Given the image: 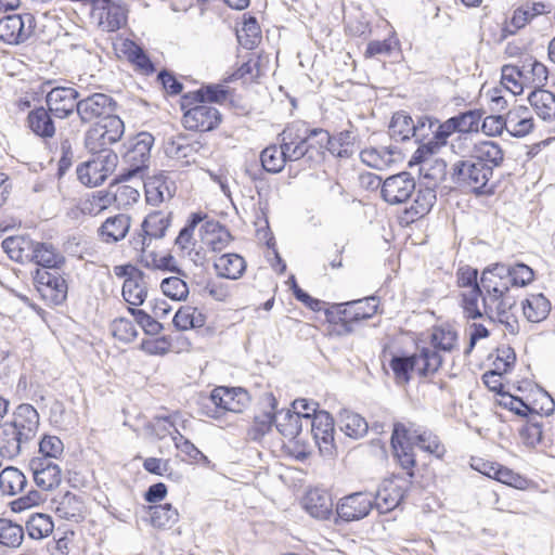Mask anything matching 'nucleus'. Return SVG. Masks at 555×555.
I'll return each instance as SVG.
<instances>
[{
	"label": "nucleus",
	"mask_w": 555,
	"mask_h": 555,
	"mask_svg": "<svg viewBox=\"0 0 555 555\" xmlns=\"http://www.w3.org/2000/svg\"><path fill=\"white\" fill-rule=\"evenodd\" d=\"M429 128L434 126L431 118L425 117L414 124L413 119L403 112L395 113L390 125L389 134L396 141H405L410 138H415L417 142H421L426 133V126Z\"/></svg>",
	"instance_id": "dca6fc26"
},
{
	"label": "nucleus",
	"mask_w": 555,
	"mask_h": 555,
	"mask_svg": "<svg viewBox=\"0 0 555 555\" xmlns=\"http://www.w3.org/2000/svg\"><path fill=\"white\" fill-rule=\"evenodd\" d=\"M114 274L124 279L121 295L129 305L128 308H138L144 304L147 297L145 274L138 267L127 263L114 267Z\"/></svg>",
	"instance_id": "9d476101"
},
{
	"label": "nucleus",
	"mask_w": 555,
	"mask_h": 555,
	"mask_svg": "<svg viewBox=\"0 0 555 555\" xmlns=\"http://www.w3.org/2000/svg\"><path fill=\"white\" fill-rule=\"evenodd\" d=\"M457 341V335L454 331L444 327H435L429 341V348H435L438 352L451 351Z\"/></svg>",
	"instance_id": "0e129e2a"
},
{
	"label": "nucleus",
	"mask_w": 555,
	"mask_h": 555,
	"mask_svg": "<svg viewBox=\"0 0 555 555\" xmlns=\"http://www.w3.org/2000/svg\"><path fill=\"white\" fill-rule=\"evenodd\" d=\"M522 81L527 88L542 89L547 82V67L538 61H526L522 66Z\"/></svg>",
	"instance_id": "c03bdc74"
},
{
	"label": "nucleus",
	"mask_w": 555,
	"mask_h": 555,
	"mask_svg": "<svg viewBox=\"0 0 555 555\" xmlns=\"http://www.w3.org/2000/svg\"><path fill=\"white\" fill-rule=\"evenodd\" d=\"M250 402L248 391L242 387L217 386L203 404L202 413L206 417L220 420L229 414L243 413Z\"/></svg>",
	"instance_id": "7ed1b4c3"
},
{
	"label": "nucleus",
	"mask_w": 555,
	"mask_h": 555,
	"mask_svg": "<svg viewBox=\"0 0 555 555\" xmlns=\"http://www.w3.org/2000/svg\"><path fill=\"white\" fill-rule=\"evenodd\" d=\"M118 156L113 151H103L91 159L80 164L77 169L78 180L86 186L94 188L102 184L114 172Z\"/></svg>",
	"instance_id": "1a4fd4ad"
},
{
	"label": "nucleus",
	"mask_w": 555,
	"mask_h": 555,
	"mask_svg": "<svg viewBox=\"0 0 555 555\" xmlns=\"http://www.w3.org/2000/svg\"><path fill=\"white\" fill-rule=\"evenodd\" d=\"M347 302L330 305L324 310V331L328 337H344L354 332L358 326Z\"/></svg>",
	"instance_id": "ddd939ff"
},
{
	"label": "nucleus",
	"mask_w": 555,
	"mask_h": 555,
	"mask_svg": "<svg viewBox=\"0 0 555 555\" xmlns=\"http://www.w3.org/2000/svg\"><path fill=\"white\" fill-rule=\"evenodd\" d=\"M506 131L516 138L530 133L534 122L530 111L526 106H516L505 115Z\"/></svg>",
	"instance_id": "7c9ffc66"
},
{
	"label": "nucleus",
	"mask_w": 555,
	"mask_h": 555,
	"mask_svg": "<svg viewBox=\"0 0 555 555\" xmlns=\"http://www.w3.org/2000/svg\"><path fill=\"white\" fill-rule=\"evenodd\" d=\"M169 223V214L165 210H153L145 217L142 229L149 237L158 238L165 235Z\"/></svg>",
	"instance_id": "603ef678"
},
{
	"label": "nucleus",
	"mask_w": 555,
	"mask_h": 555,
	"mask_svg": "<svg viewBox=\"0 0 555 555\" xmlns=\"http://www.w3.org/2000/svg\"><path fill=\"white\" fill-rule=\"evenodd\" d=\"M153 144L154 137L149 132H140L130 138L124 144V167L116 181L125 182L134 179L143 181L149 170Z\"/></svg>",
	"instance_id": "f03ea898"
},
{
	"label": "nucleus",
	"mask_w": 555,
	"mask_h": 555,
	"mask_svg": "<svg viewBox=\"0 0 555 555\" xmlns=\"http://www.w3.org/2000/svg\"><path fill=\"white\" fill-rule=\"evenodd\" d=\"M33 30V17L29 14H9L0 17V40L9 44H18L28 39Z\"/></svg>",
	"instance_id": "aec40b11"
},
{
	"label": "nucleus",
	"mask_w": 555,
	"mask_h": 555,
	"mask_svg": "<svg viewBox=\"0 0 555 555\" xmlns=\"http://www.w3.org/2000/svg\"><path fill=\"white\" fill-rule=\"evenodd\" d=\"M25 443L30 441L39 427V413L30 404H21L13 413L11 422H7Z\"/></svg>",
	"instance_id": "4be33fe9"
},
{
	"label": "nucleus",
	"mask_w": 555,
	"mask_h": 555,
	"mask_svg": "<svg viewBox=\"0 0 555 555\" xmlns=\"http://www.w3.org/2000/svg\"><path fill=\"white\" fill-rule=\"evenodd\" d=\"M374 506V496L367 491L353 492L343 496L336 504L337 516L347 522L366 517Z\"/></svg>",
	"instance_id": "2eb2a0df"
},
{
	"label": "nucleus",
	"mask_w": 555,
	"mask_h": 555,
	"mask_svg": "<svg viewBox=\"0 0 555 555\" xmlns=\"http://www.w3.org/2000/svg\"><path fill=\"white\" fill-rule=\"evenodd\" d=\"M207 323V314L203 308L183 305L176 311L172 324L179 331L203 328Z\"/></svg>",
	"instance_id": "c756f323"
},
{
	"label": "nucleus",
	"mask_w": 555,
	"mask_h": 555,
	"mask_svg": "<svg viewBox=\"0 0 555 555\" xmlns=\"http://www.w3.org/2000/svg\"><path fill=\"white\" fill-rule=\"evenodd\" d=\"M172 348L170 336H152L143 338L140 343L139 349L147 356L163 357L167 354Z\"/></svg>",
	"instance_id": "4d7b16f0"
},
{
	"label": "nucleus",
	"mask_w": 555,
	"mask_h": 555,
	"mask_svg": "<svg viewBox=\"0 0 555 555\" xmlns=\"http://www.w3.org/2000/svg\"><path fill=\"white\" fill-rule=\"evenodd\" d=\"M304 509L312 517L321 520L328 519L333 514V499L321 489H310L301 500Z\"/></svg>",
	"instance_id": "b1692460"
},
{
	"label": "nucleus",
	"mask_w": 555,
	"mask_h": 555,
	"mask_svg": "<svg viewBox=\"0 0 555 555\" xmlns=\"http://www.w3.org/2000/svg\"><path fill=\"white\" fill-rule=\"evenodd\" d=\"M354 137L350 131H341L336 135H331L330 153L346 158L353 154Z\"/></svg>",
	"instance_id": "774afa93"
},
{
	"label": "nucleus",
	"mask_w": 555,
	"mask_h": 555,
	"mask_svg": "<svg viewBox=\"0 0 555 555\" xmlns=\"http://www.w3.org/2000/svg\"><path fill=\"white\" fill-rule=\"evenodd\" d=\"M340 429L354 439L363 437L367 433V423L360 414L352 411H344L339 417Z\"/></svg>",
	"instance_id": "3c124183"
},
{
	"label": "nucleus",
	"mask_w": 555,
	"mask_h": 555,
	"mask_svg": "<svg viewBox=\"0 0 555 555\" xmlns=\"http://www.w3.org/2000/svg\"><path fill=\"white\" fill-rule=\"evenodd\" d=\"M25 529L30 539L42 540L52 534L54 521L49 514L34 513L26 520Z\"/></svg>",
	"instance_id": "37998d69"
},
{
	"label": "nucleus",
	"mask_w": 555,
	"mask_h": 555,
	"mask_svg": "<svg viewBox=\"0 0 555 555\" xmlns=\"http://www.w3.org/2000/svg\"><path fill=\"white\" fill-rule=\"evenodd\" d=\"M481 295L480 306L482 315L495 319L501 323H509V310L513 302L508 296L511 288V276L507 267L493 264L485 269L480 275Z\"/></svg>",
	"instance_id": "f257e3e1"
},
{
	"label": "nucleus",
	"mask_w": 555,
	"mask_h": 555,
	"mask_svg": "<svg viewBox=\"0 0 555 555\" xmlns=\"http://www.w3.org/2000/svg\"><path fill=\"white\" fill-rule=\"evenodd\" d=\"M54 512L62 519L80 522L86 518L87 506L79 495L67 491L56 502Z\"/></svg>",
	"instance_id": "cd10ccee"
},
{
	"label": "nucleus",
	"mask_w": 555,
	"mask_h": 555,
	"mask_svg": "<svg viewBox=\"0 0 555 555\" xmlns=\"http://www.w3.org/2000/svg\"><path fill=\"white\" fill-rule=\"evenodd\" d=\"M263 169L271 173L281 172L288 163L281 144L267 146L260 154Z\"/></svg>",
	"instance_id": "864d4df0"
},
{
	"label": "nucleus",
	"mask_w": 555,
	"mask_h": 555,
	"mask_svg": "<svg viewBox=\"0 0 555 555\" xmlns=\"http://www.w3.org/2000/svg\"><path fill=\"white\" fill-rule=\"evenodd\" d=\"M144 183L146 203L157 206L168 202L175 192L172 182H168L163 176L149 178Z\"/></svg>",
	"instance_id": "473e14b6"
},
{
	"label": "nucleus",
	"mask_w": 555,
	"mask_h": 555,
	"mask_svg": "<svg viewBox=\"0 0 555 555\" xmlns=\"http://www.w3.org/2000/svg\"><path fill=\"white\" fill-rule=\"evenodd\" d=\"M141 262L150 270L180 272L176 259L170 253L158 254L155 250L143 247L141 251Z\"/></svg>",
	"instance_id": "ea45409f"
},
{
	"label": "nucleus",
	"mask_w": 555,
	"mask_h": 555,
	"mask_svg": "<svg viewBox=\"0 0 555 555\" xmlns=\"http://www.w3.org/2000/svg\"><path fill=\"white\" fill-rule=\"evenodd\" d=\"M492 173V166L477 162L474 158L460 160L453 165L452 169L453 180L470 188L476 194H485L491 191L488 188V182Z\"/></svg>",
	"instance_id": "6e6552de"
},
{
	"label": "nucleus",
	"mask_w": 555,
	"mask_h": 555,
	"mask_svg": "<svg viewBox=\"0 0 555 555\" xmlns=\"http://www.w3.org/2000/svg\"><path fill=\"white\" fill-rule=\"evenodd\" d=\"M360 158L366 166L377 170H384L401 160L402 155L397 147L379 146L364 149L360 153Z\"/></svg>",
	"instance_id": "a878e982"
},
{
	"label": "nucleus",
	"mask_w": 555,
	"mask_h": 555,
	"mask_svg": "<svg viewBox=\"0 0 555 555\" xmlns=\"http://www.w3.org/2000/svg\"><path fill=\"white\" fill-rule=\"evenodd\" d=\"M78 98L79 93L74 88L55 87L48 92L46 103L53 116L65 119L78 113Z\"/></svg>",
	"instance_id": "a211bd4d"
},
{
	"label": "nucleus",
	"mask_w": 555,
	"mask_h": 555,
	"mask_svg": "<svg viewBox=\"0 0 555 555\" xmlns=\"http://www.w3.org/2000/svg\"><path fill=\"white\" fill-rule=\"evenodd\" d=\"M412 426L405 423L397 422L393 424L390 447L395 462L406 474V478L413 480L415 468L417 466L416 455L413 449L414 443L411 440Z\"/></svg>",
	"instance_id": "0eeeda50"
},
{
	"label": "nucleus",
	"mask_w": 555,
	"mask_h": 555,
	"mask_svg": "<svg viewBox=\"0 0 555 555\" xmlns=\"http://www.w3.org/2000/svg\"><path fill=\"white\" fill-rule=\"evenodd\" d=\"M288 163L297 162L309 153V133L306 124L296 121L288 125L278 137Z\"/></svg>",
	"instance_id": "f8f14e48"
},
{
	"label": "nucleus",
	"mask_w": 555,
	"mask_h": 555,
	"mask_svg": "<svg viewBox=\"0 0 555 555\" xmlns=\"http://www.w3.org/2000/svg\"><path fill=\"white\" fill-rule=\"evenodd\" d=\"M528 101L541 119L545 121L555 120L554 93L544 89H537L529 94Z\"/></svg>",
	"instance_id": "58836bf2"
},
{
	"label": "nucleus",
	"mask_w": 555,
	"mask_h": 555,
	"mask_svg": "<svg viewBox=\"0 0 555 555\" xmlns=\"http://www.w3.org/2000/svg\"><path fill=\"white\" fill-rule=\"evenodd\" d=\"M111 333L115 339L128 344L138 337V330L134 323L127 318H117L109 325Z\"/></svg>",
	"instance_id": "680f3d73"
},
{
	"label": "nucleus",
	"mask_w": 555,
	"mask_h": 555,
	"mask_svg": "<svg viewBox=\"0 0 555 555\" xmlns=\"http://www.w3.org/2000/svg\"><path fill=\"white\" fill-rule=\"evenodd\" d=\"M23 526L7 518H0V544L9 548H17L24 541Z\"/></svg>",
	"instance_id": "09e8293b"
},
{
	"label": "nucleus",
	"mask_w": 555,
	"mask_h": 555,
	"mask_svg": "<svg viewBox=\"0 0 555 555\" xmlns=\"http://www.w3.org/2000/svg\"><path fill=\"white\" fill-rule=\"evenodd\" d=\"M482 382L485 386L496 396V402L501 406L503 396H513L506 390L508 382L505 374L489 370L482 375Z\"/></svg>",
	"instance_id": "052dcab7"
},
{
	"label": "nucleus",
	"mask_w": 555,
	"mask_h": 555,
	"mask_svg": "<svg viewBox=\"0 0 555 555\" xmlns=\"http://www.w3.org/2000/svg\"><path fill=\"white\" fill-rule=\"evenodd\" d=\"M522 313L532 323L544 321L551 312V302L543 294H531L522 301Z\"/></svg>",
	"instance_id": "4c0bfd02"
},
{
	"label": "nucleus",
	"mask_w": 555,
	"mask_h": 555,
	"mask_svg": "<svg viewBox=\"0 0 555 555\" xmlns=\"http://www.w3.org/2000/svg\"><path fill=\"white\" fill-rule=\"evenodd\" d=\"M389 367L398 383L406 384L414 374V364L411 356H393L389 360Z\"/></svg>",
	"instance_id": "13d9d810"
},
{
	"label": "nucleus",
	"mask_w": 555,
	"mask_h": 555,
	"mask_svg": "<svg viewBox=\"0 0 555 555\" xmlns=\"http://www.w3.org/2000/svg\"><path fill=\"white\" fill-rule=\"evenodd\" d=\"M4 253L13 261L25 263L30 262L35 241L21 235L9 236L2 241Z\"/></svg>",
	"instance_id": "2f4dec72"
},
{
	"label": "nucleus",
	"mask_w": 555,
	"mask_h": 555,
	"mask_svg": "<svg viewBox=\"0 0 555 555\" xmlns=\"http://www.w3.org/2000/svg\"><path fill=\"white\" fill-rule=\"evenodd\" d=\"M482 114L479 109L467 111L450 118L455 131L470 134L477 132Z\"/></svg>",
	"instance_id": "6e6d98bb"
},
{
	"label": "nucleus",
	"mask_w": 555,
	"mask_h": 555,
	"mask_svg": "<svg viewBox=\"0 0 555 555\" xmlns=\"http://www.w3.org/2000/svg\"><path fill=\"white\" fill-rule=\"evenodd\" d=\"M33 279L37 292L47 306H57L66 300L68 284L62 274L36 269Z\"/></svg>",
	"instance_id": "9b49d317"
},
{
	"label": "nucleus",
	"mask_w": 555,
	"mask_h": 555,
	"mask_svg": "<svg viewBox=\"0 0 555 555\" xmlns=\"http://www.w3.org/2000/svg\"><path fill=\"white\" fill-rule=\"evenodd\" d=\"M150 524L160 530L172 528L179 522L180 513L171 503L150 505L147 508Z\"/></svg>",
	"instance_id": "72a5a7b5"
},
{
	"label": "nucleus",
	"mask_w": 555,
	"mask_h": 555,
	"mask_svg": "<svg viewBox=\"0 0 555 555\" xmlns=\"http://www.w3.org/2000/svg\"><path fill=\"white\" fill-rule=\"evenodd\" d=\"M35 483L42 490L49 491L60 486L62 473L59 465L44 457H33L29 462Z\"/></svg>",
	"instance_id": "5701e85b"
},
{
	"label": "nucleus",
	"mask_w": 555,
	"mask_h": 555,
	"mask_svg": "<svg viewBox=\"0 0 555 555\" xmlns=\"http://www.w3.org/2000/svg\"><path fill=\"white\" fill-rule=\"evenodd\" d=\"M28 128L41 139H51L55 134V125L51 112L44 107H38L28 113Z\"/></svg>",
	"instance_id": "f704fd0d"
},
{
	"label": "nucleus",
	"mask_w": 555,
	"mask_h": 555,
	"mask_svg": "<svg viewBox=\"0 0 555 555\" xmlns=\"http://www.w3.org/2000/svg\"><path fill=\"white\" fill-rule=\"evenodd\" d=\"M415 191V180L409 172H400L388 177L380 190V194L389 205L404 204Z\"/></svg>",
	"instance_id": "6ab92c4d"
},
{
	"label": "nucleus",
	"mask_w": 555,
	"mask_h": 555,
	"mask_svg": "<svg viewBox=\"0 0 555 555\" xmlns=\"http://www.w3.org/2000/svg\"><path fill=\"white\" fill-rule=\"evenodd\" d=\"M409 425L412 426L413 434L411 435V440L415 446L437 460H444L448 450L436 433L429 429H418L411 423Z\"/></svg>",
	"instance_id": "bb28decb"
},
{
	"label": "nucleus",
	"mask_w": 555,
	"mask_h": 555,
	"mask_svg": "<svg viewBox=\"0 0 555 555\" xmlns=\"http://www.w3.org/2000/svg\"><path fill=\"white\" fill-rule=\"evenodd\" d=\"M30 262L44 270L60 269L65 263V257L52 243L35 242Z\"/></svg>",
	"instance_id": "c85d7f7f"
},
{
	"label": "nucleus",
	"mask_w": 555,
	"mask_h": 555,
	"mask_svg": "<svg viewBox=\"0 0 555 555\" xmlns=\"http://www.w3.org/2000/svg\"><path fill=\"white\" fill-rule=\"evenodd\" d=\"M434 126L431 128L426 126L433 132V138L427 142L422 144V147H427L428 150L439 152L441 147L446 146L449 143V139L455 134V128L453 122H451L450 118L443 122H439L438 120H433Z\"/></svg>",
	"instance_id": "a18cd8bd"
},
{
	"label": "nucleus",
	"mask_w": 555,
	"mask_h": 555,
	"mask_svg": "<svg viewBox=\"0 0 555 555\" xmlns=\"http://www.w3.org/2000/svg\"><path fill=\"white\" fill-rule=\"evenodd\" d=\"M130 228V218L125 214H118L107 218L101 227L103 241L117 242L122 240Z\"/></svg>",
	"instance_id": "79ce46f5"
},
{
	"label": "nucleus",
	"mask_w": 555,
	"mask_h": 555,
	"mask_svg": "<svg viewBox=\"0 0 555 555\" xmlns=\"http://www.w3.org/2000/svg\"><path fill=\"white\" fill-rule=\"evenodd\" d=\"M23 443L25 442L20 439L10 425L4 423L0 426V456L7 459L15 457L20 454Z\"/></svg>",
	"instance_id": "8fccbe9b"
},
{
	"label": "nucleus",
	"mask_w": 555,
	"mask_h": 555,
	"mask_svg": "<svg viewBox=\"0 0 555 555\" xmlns=\"http://www.w3.org/2000/svg\"><path fill=\"white\" fill-rule=\"evenodd\" d=\"M181 107L184 111L183 125L193 131H209L221 121L220 112L210 103L204 101L202 92L184 95Z\"/></svg>",
	"instance_id": "423d86ee"
},
{
	"label": "nucleus",
	"mask_w": 555,
	"mask_h": 555,
	"mask_svg": "<svg viewBox=\"0 0 555 555\" xmlns=\"http://www.w3.org/2000/svg\"><path fill=\"white\" fill-rule=\"evenodd\" d=\"M502 85L513 94L522 93L526 87L522 81V69L514 65H505L502 68Z\"/></svg>",
	"instance_id": "69168bd1"
},
{
	"label": "nucleus",
	"mask_w": 555,
	"mask_h": 555,
	"mask_svg": "<svg viewBox=\"0 0 555 555\" xmlns=\"http://www.w3.org/2000/svg\"><path fill=\"white\" fill-rule=\"evenodd\" d=\"M163 294L172 300H185L189 296L186 282L179 276L166 278L160 283Z\"/></svg>",
	"instance_id": "338daca9"
},
{
	"label": "nucleus",
	"mask_w": 555,
	"mask_h": 555,
	"mask_svg": "<svg viewBox=\"0 0 555 555\" xmlns=\"http://www.w3.org/2000/svg\"><path fill=\"white\" fill-rule=\"evenodd\" d=\"M414 364V374L420 378L433 377L442 366V357L428 346L418 347L417 350L412 354Z\"/></svg>",
	"instance_id": "393cba45"
},
{
	"label": "nucleus",
	"mask_w": 555,
	"mask_h": 555,
	"mask_svg": "<svg viewBox=\"0 0 555 555\" xmlns=\"http://www.w3.org/2000/svg\"><path fill=\"white\" fill-rule=\"evenodd\" d=\"M26 477L22 470L9 466L0 473V490L3 494L14 495L21 492L26 486Z\"/></svg>",
	"instance_id": "de8ad7c7"
},
{
	"label": "nucleus",
	"mask_w": 555,
	"mask_h": 555,
	"mask_svg": "<svg viewBox=\"0 0 555 555\" xmlns=\"http://www.w3.org/2000/svg\"><path fill=\"white\" fill-rule=\"evenodd\" d=\"M47 498L38 490H30L9 503L12 513H24L44 504Z\"/></svg>",
	"instance_id": "bf43d9fd"
},
{
	"label": "nucleus",
	"mask_w": 555,
	"mask_h": 555,
	"mask_svg": "<svg viewBox=\"0 0 555 555\" xmlns=\"http://www.w3.org/2000/svg\"><path fill=\"white\" fill-rule=\"evenodd\" d=\"M412 480L401 475H391L380 485L376 493V505L385 512L395 509L404 499Z\"/></svg>",
	"instance_id": "4468645a"
},
{
	"label": "nucleus",
	"mask_w": 555,
	"mask_h": 555,
	"mask_svg": "<svg viewBox=\"0 0 555 555\" xmlns=\"http://www.w3.org/2000/svg\"><path fill=\"white\" fill-rule=\"evenodd\" d=\"M438 152L418 146L412 155L409 166H418V173L426 180L434 183L442 181L447 175V163L436 157Z\"/></svg>",
	"instance_id": "f3484780"
},
{
	"label": "nucleus",
	"mask_w": 555,
	"mask_h": 555,
	"mask_svg": "<svg viewBox=\"0 0 555 555\" xmlns=\"http://www.w3.org/2000/svg\"><path fill=\"white\" fill-rule=\"evenodd\" d=\"M311 431L320 449H328L334 441V420L326 411H320L312 420Z\"/></svg>",
	"instance_id": "c9c22d12"
},
{
	"label": "nucleus",
	"mask_w": 555,
	"mask_h": 555,
	"mask_svg": "<svg viewBox=\"0 0 555 555\" xmlns=\"http://www.w3.org/2000/svg\"><path fill=\"white\" fill-rule=\"evenodd\" d=\"M205 227L207 234L205 242L211 250L221 251L232 241L230 232L218 223L207 222Z\"/></svg>",
	"instance_id": "5fc2aeb1"
},
{
	"label": "nucleus",
	"mask_w": 555,
	"mask_h": 555,
	"mask_svg": "<svg viewBox=\"0 0 555 555\" xmlns=\"http://www.w3.org/2000/svg\"><path fill=\"white\" fill-rule=\"evenodd\" d=\"M39 455L37 457H44L47 461L59 460L64 453V443L55 435H43L39 440Z\"/></svg>",
	"instance_id": "e2e57ef3"
},
{
	"label": "nucleus",
	"mask_w": 555,
	"mask_h": 555,
	"mask_svg": "<svg viewBox=\"0 0 555 555\" xmlns=\"http://www.w3.org/2000/svg\"><path fill=\"white\" fill-rule=\"evenodd\" d=\"M217 274L229 280L240 279L246 270V261L238 254L221 255L214 263Z\"/></svg>",
	"instance_id": "e433bc0d"
},
{
	"label": "nucleus",
	"mask_w": 555,
	"mask_h": 555,
	"mask_svg": "<svg viewBox=\"0 0 555 555\" xmlns=\"http://www.w3.org/2000/svg\"><path fill=\"white\" fill-rule=\"evenodd\" d=\"M357 324H361L374 318L379 308V299L375 296H369L361 299L346 301Z\"/></svg>",
	"instance_id": "49530a36"
},
{
	"label": "nucleus",
	"mask_w": 555,
	"mask_h": 555,
	"mask_svg": "<svg viewBox=\"0 0 555 555\" xmlns=\"http://www.w3.org/2000/svg\"><path fill=\"white\" fill-rule=\"evenodd\" d=\"M116 102L107 94L94 93L78 101V113L82 122L99 121L115 112Z\"/></svg>",
	"instance_id": "412c9836"
},
{
	"label": "nucleus",
	"mask_w": 555,
	"mask_h": 555,
	"mask_svg": "<svg viewBox=\"0 0 555 555\" xmlns=\"http://www.w3.org/2000/svg\"><path fill=\"white\" fill-rule=\"evenodd\" d=\"M520 395L503 396L502 406L520 416L537 414L539 416L550 415L555 410V401L544 389L538 386H530Z\"/></svg>",
	"instance_id": "20e7f679"
},
{
	"label": "nucleus",
	"mask_w": 555,
	"mask_h": 555,
	"mask_svg": "<svg viewBox=\"0 0 555 555\" xmlns=\"http://www.w3.org/2000/svg\"><path fill=\"white\" fill-rule=\"evenodd\" d=\"M478 274L477 269L467 264L459 267L455 272L459 305L468 320L482 317L480 306L482 289L481 284L478 283Z\"/></svg>",
	"instance_id": "39448f33"
},
{
	"label": "nucleus",
	"mask_w": 555,
	"mask_h": 555,
	"mask_svg": "<svg viewBox=\"0 0 555 555\" xmlns=\"http://www.w3.org/2000/svg\"><path fill=\"white\" fill-rule=\"evenodd\" d=\"M472 158L489 166L498 167L504 159L502 147L493 141H481L473 145Z\"/></svg>",
	"instance_id": "a19ab883"
}]
</instances>
